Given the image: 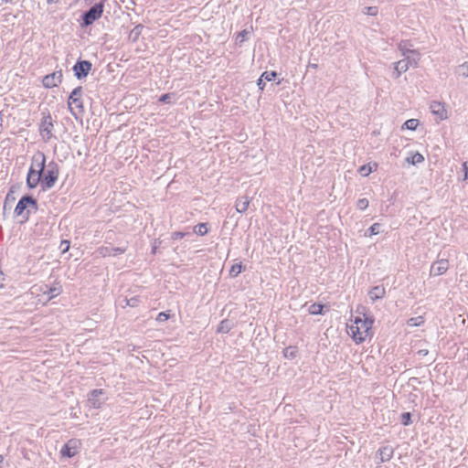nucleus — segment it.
Returning <instances> with one entry per match:
<instances>
[{"mask_svg": "<svg viewBox=\"0 0 468 468\" xmlns=\"http://www.w3.org/2000/svg\"><path fill=\"white\" fill-rule=\"evenodd\" d=\"M62 287L59 282L53 284H35L31 288V304H46L59 295Z\"/></svg>", "mask_w": 468, "mask_h": 468, "instance_id": "nucleus-1", "label": "nucleus"}, {"mask_svg": "<svg viewBox=\"0 0 468 468\" xmlns=\"http://www.w3.org/2000/svg\"><path fill=\"white\" fill-rule=\"evenodd\" d=\"M373 322V319L369 318H365L364 320L356 318L355 325H351L349 328L351 336L356 343H362L367 337L371 335Z\"/></svg>", "mask_w": 468, "mask_h": 468, "instance_id": "nucleus-2", "label": "nucleus"}, {"mask_svg": "<svg viewBox=\"0 0 468 468\" xmlns=\"http://www.w3.org/2000/svg\"><path fill=\"white\" fill-rule=\"evenodd\" d=\"M46 157L42 152H37L31 157V189L34 188L42 177L45 170Z\"/></svg>", "mask_w": 468, "mask_h": 468, "instance_id": "nucleus-3", "label": "nucleus"}, {"mask_svg": "<svg viewBox=\"0 0 468 468\" xmlns=\"http://www.w3.org/2000/svg\"><path fill=\"white\" fill-rule=\"evenodd\" d=\"M105 1L106 0H101L99 3H96L90 8L82 13L80 22V26L82 27H87L92 25L101 17Z\"/></svg>", "mask_w": 468, "mask_h": 468, "instance_id": "nucleus-4", "label": "nucleus"}, {"mask_svg": "<svg viewBox=\"0 0 468 468\" xmlns=\"http://www.w3.org/2000/svg\"><path fill=\"white\" fill-rule=\"evenodd\" d=\"M82 90H72L69 97V109L76 120L81 118L84 107L81 101Z\"/></svg>", "mask_w": 468, "mask_h": 468, "instance_id": "nucleus-5", "label": "nucleus"}, {"mask_svg": "<svg viewBox=\"0 0 468 468\" xmlns=\"http://www.w3.org/2000/svg\"><path fill=\"white\" fill-rule=\"evenodd\" d=\"M58 176V165L54 162H51L48 165L47 170L43 171L42 177L38 183L41 184L42 189H49L51 188Z\"/></svg>", "mask_w": 468, "mask_h": 468, "instance_id": "nucleus-6", "label": "nucleus"}, {"mask_svg": "<svg viewBox=\"0 0 468 468\" xmlns=\"http://www.w3.org/2000/svg\"><path fill=\"white\" fill-rule=\"evenodd\" d=\"M41 122L39 123V134L45 142L49 141L53 137L54 124L49 113L47 115L43 112Z\"/></svg>", "mask_w": 468, "mask_h": 468, "instance_id": "nucleus-7", "label": "nucleus"}, {"mask_svg": "<svg viewBox=\"0 0 468 468\" xmlns=\"http://www.w3.org/2000/svg\"><path fill=\"white\" fill-rule=\"evenodd\" d=\"M27 207H29V194L24 195L14 209V216L16 218L22 217V219L19 220L20 224H24L28 218L29 210H27V216H23V213L27 208Z\"/></svg>", "mask_w": 468, "mask_h": 468, "instance_id": "nucleus-8", "label": "nucleus"}, {"mask_svg": "<svg viewBox=\"0 0 468 468\" xmlns=\"http://www.w3.org/2000/svg\"><path fill=\"white\" fill-rule=\"evenodd\" d=\"M80 447V441L77 439H71L62 446L59 452L63 457L71 458L79 452Z\"/></svg>", "mask_w": 468, "mask_h": 468, "instance_id": "nucleus-9", "label": "nucleus"}, {"mask_svg": "<svg viewBox=\"0 0 468 468\" xmlns=\"http://www.w3.org/2000/svg\"><path fill=\"white\" fill-rule=\"evenodd\" d=\"M92 64L89 60H80L79 59L76 64L73 66L74 75L81 80L82 78L87 77L90 70L91 69Z\"/></svg>", "mask_w": 468, "mask_h": 468, "instance_id": "nucleus-10", "label": "nucleus"}, {"mask_svg": "<svg viewBox=\"0 0 468 468\" xmlns=\"http://www.w3.org/2000/svg\"><path fill=\"white\" fill-rule=\"evenodd\" d=\"M62 70H57L52 74L45 76L42 80L44 88H57L62 81Z\"/></svg>", "mask_w": 468, "mask_h": 468, "instance_id": "nucleus-11", "label": "nucleus"}, {"mask_svg": "<svg viewBox=\"0 0 468 468\" xmlns=\"http://www.w3.org/2000/svg\"><path fill=\"white\" fill-rule=\"evenodd\" d=\"M103 394L102 389L91 390L87 400L88 406L92 409H100L104 403V399H101Z\"/></svg>", "mask_w": 468, "mask_h": 468, "instance_id": "nucleus-12", "label": "nucleus"}, {"mask_svg": "<svg viewBox=\"0 0 468 468\" xmlns=\"http://www.w3.org/2000/svg\"><path fill=\"white\" fill-rule=\"evenodd\" d=\"M449 266V261L446 259L436 261L431 266L430 275L433 277L442 275L448 271Z\"/></svg>", "mask_w": 468, "mask_h": 468, "instance_id": "nucleus-13", "label": "nucleus"}, {"mask_svg": "<svg viewBox=\"0 0 468 468\" xmlns=\"http://www.w3.org/2000/svg\"><path fill=\"white\" fill-rule=\"evenodd\" d=\"M432 114L437 115L440 120L448 118L444 105L439 101H432L430 106Z\"/></svg>", "mask_w": 468, "mask_h": 468, "instance_id": "nucleus-14", "label": "nucleus"}, {"mask_svg": "<svg viewBox=\"0 0 468 468\" xmlns=\"http://www.w3.org/2000/svg\"><path fill=\"white\" fill-rule=\"evenodd\" d=\"M394 454V448L390 445H385L378 449L377 455L379 456L380 463L388 462Z\"/></svg>", "mask_w": 468, "mask_h": 468, "instance_id": "nucleus-15", "label": "nucleus"}, {"mask_svg": "<svg viewBox=\"0 0 468 468\" xmlns=\"http://www.w3.org/2000/svg\"><path fill=\"white\" fill-rule=\"evenodd\" d=\"M372 303L383 299L386 296V289L382 285L374 286L367 293Z\"/></svg>", "mask_w": 468, "mask_h": 468, "instance_id": "nucleus-16", "label": "nucleus"}, {"mask_svg": "<svg viewBox=\"0 0 468 468\" xmlns=\"http://www.w3.org/2000/svg\"><path fill=\"white\" fill-rule=\"evenodd\" d=\"M403 55L406 61L410 62V67H416L420 58V54L413 49H407Z\"/></svg>", "mask_w": 468, "mask_h": 468, "instance_id": "nucleus-17", "label": "nucleus"}, {"mask_svg": "<svg viewBox=\"0 0 468 468\" xmlns=\"http://www.w3.org/2000/svg\"><path fill=\"white\" fill-rule=\"evenodd\" d=\"M250 199L247 197H242L237 199L235 207L239 213H245L249 207Z\"/></svg>", "mask_w": 468, "mask_h": 468, "instance_id": "nucleus-18", "label": "nucleus"}, {"mask_svg": "<svg viewBox=\"0 0 468 468\" xmlns=\"http://www.w3.org/2000/svg\"><path fill=\"white\" fill-rule=\"evenodd\" d=\"M16 192V187L15 186H13L6 194L5 203H4V210H6L8 207H9V208H11L12 203L15 202V200L16 198L15 196Z\"/></svg>", "mask_w": 468, "mask_h": 468, "instance_id": "nucleus-19", "label": "nucleus"}, {"mask_svg": "<svg viewBox=\"0 0 468 468\" xmlns=\"http://www.w3.org/2000/svg\"><path fill=\"white\" fill-rule=\"evenodd\" d=\"M410 68V62L406 61L405 58H402L395 63V71L397 72V77H399L401 73L406 72Z\"/></svg>", "mask_w": 468, "mask_h": 468, "instance_id": "nucleus-20", "label": "nucleus"}, {"mask_svg": "<svg viewBox=\"0 0 468 468\" xmlns=\"http://www.w3.org/2000/svg\"><path fill=\"white\" fill-rule=\"evenodd\" d=\"M233 326V324L228 320H222L218 327V333L227 334L229 333Z\"/></svg>", "mask_w": 468, "mask_h": 468, "instance_id": "nucleus-21", "label": "nucleus"}, {"mask_svg": "<svg viewBox=\"0 0 468 468\" xmlns=\"http://www.w3.org/2000/svg\"><path fill=\"white\" fill-rule=\"evenodd\" d=\"M406 161L408 163L415 165L422 163L424 161V157L420 153H414V154H411L410 156H408L406 158Z\"/></svg>", "mask_w": 468, "mask_h": 468, "instance_id": "nucleus-22", "label": "nucleus"}, {"mask_svg": "<svg viewBox=\"0 0 468 468\" xmlns=\"http://www.w3.org/2000/svg\"><path fill=\"white\" fill-rule=\"evenodd\" d=\"M283 356L285 358L293 359L297 356V347L296 346H288L283 350Z\"/></svg>", "mask_w": 468, "mask_h": 468, "instance_id": "nucleus-23", "label": "nucleus"}, {"mask_svg": "<svg viewBox=\"0 0 468 468\" xmlns=\"http://www.w3.org/2000/svg\"><path fill=\"white\" fill-rule=\"evenodd\" d=\"M207 223H198L194 227V232L197 235L204 236L207 233Z\"/></svg>", "mask_w": 468, "mask_h": 468, "instance_id": "nucleus-24", "label": "nucleus"}, {"mask_svg": "<svg viewBox=\"0 0 468 468\" xmlns=\"http://www.w3.org/2000/svg\"><path fill=\"white\" fill-rule=\"evenodd\" d=\"M249 34L250 32L247 29L239 32L236 37V44L241 46L248 39Z\"/></svg>", "mask_w": 468, "mask_h": 468, "instance_id": "nucleus-25", "label": "nucleus"}, {"mask_svg": "<svg viewBox=\"0 0 468 468\" xmlns=\"http://www.w3.org/2000/svg\"><path fill=\"white\" fill-rule=\"evenodd\" d=\"M242 271V264L241 262L235 263L231 266L229 270V276L232 278L237 277Z\"/></svg>", "mask_w": 468, "mask_h": 468, "instance_id": "nucleus-26", "label": "nucleus"}, {"mask_svg": "<svg viewBox=\"0 0 468 468\" xmlns=\"http://www.w3.org/2000/svg\"><path fill=\"white\" fill-rule=\"evenodd\" d=\"M324 310V305L320 303H313L309 307V313L311 314H322Z\"/></svg>", "mask_w": 468, "mask_h": 468, "instance_id": "nucleus-27", "label": "nucleus"}, {"mask_svg": "<svg viewBox=\"0 0 468 468\" xmlns=\"http://www.w3.org/2000/svg\"><path fill=\"white\" fill-rule=\"evenodd\" d=\"M457 74L459 76H462L463 78H468V61L464 62L463 64L460 65L457 68Z\"/></svg>", "mask_w": 468, "mask_h": 468, "instance_id": "nucleus-28", "label": "nucleus"}, {"mask_svg": "<svg viewBox=\"0 0 468 468\" xmlns=\"http://www.w3.org/2000/svg\"><path fill=\"white\" fill-rule=\"evenodd\" d=\"M419 125V121L417 119H410V120H407L405 122H404V127L406 129H409V130H416V128L418 127Z\"/></svg>", "mask_w": 468, "mask_h": 468, "instance_id": "nucleus-29", "label": "nucleus"}, {"mask_svg": "<svg viewBox=\"0 0 468 468\" xmlns=\"http://www.w3.org/2000/svg\"><path fill=\"white\" fill-rule=\"evenodd\" d=\"M175 99H176V94L175 93H166V94L162 95L159 98V101L170 104V103L173 102V101Z\"/></svg>", "mask_w": 468, "mask_h": 468, "instance_id": "nucleus-30", "label": "nucleus"}, {"mask_svg": "<svg viewBox=\"0 0 468 468\" xmlns=\"http://www.w3.org/2000/svg\"><path fill=\"white\" fill-rule=\"evenodd\" d=\"M373 171V166L371 164L364 165L360 166L358 172L362 176H367Z\"/></svg>", "mask_w": 468, "mask_h": 468, "instance_id": "nucleus-31", "label": "nucleus"}, {"mask_svg": "<svg viewBox=\"0 0 468 468\" xmlns=\"http://www.w3.org/2000/svg\"><path fill=\"white\" fill-rule=\"evenodd\" d=\"M261 77H262L263 80L271 81L275 80L277 73L275 71H265L261 74Z\"/></svg>", "mask_w": 468, "mask_h": 468, "instance_id": "nucleus-32", "label": "nucleus"}, {"mask_svg": "<svg viewBox=\"0 0 468 468\" xmlns=\"http://www.w3.org/2000/svg\"><path fill=\"white\" fill-rule=\"evenodd\" d=\"M369 236L377 235L381 232V224L374 223L369 229Z\"/></svg>", "mask_w": 468, "mask_h": 468, "instance_id": "nucleus-33", "label": "nucleus"}, {"mask_svg": "<svg viewBox=\"0 0 468 468\" xmlns=\"http://www.w3.org/2000/svg\"><path fill=\"white\" fill-rule=\"evenodd\" d=\"M378 13V8L377 6H367L364 9V14L371 16H377Z\"/></svg>", "mask_w": 468, "mask_h": 468, "instance_id": "nucleus-34", "label": "nucleus"}, {"mask_svg": "<svg viewBox=\"0 0 468 468\" xmlns=\"http://www.w3.org/2000/svg\"><path fill=\"white\" fill-rule=\"evenodd\" d=\"M401 423L404 426H408L411 423V414L410 412H404L401 415Z\"/></svg>", "mask_w": 468, "mask_h": 468, "instance_id": "nucleus-35", "label": "nucleus"}, {"mask_svg": "<svg viewBox=\"0 0 468 468\" xmlns=\"http://www.w3.org/2000/svg\"><path fill=\"white\" fill-rule=\"evenodd\" d=\"M368 200L367 198H360L357 200L356 207L359 210H365L368 207Z\"/></svg>", "mask_w": 468, "mask_h": 468, "instance_id": "nucleus-36", "label": "nucleus"}, {"mask_svg": "<svg viewBox=\"0 0 468 468\" xmlns=\"http://www.w3.org/2000/svg\"><path fill=\"white\" fill-rule=\"evenodd\" d=\"M169 318H170V314L168 313L161 312L158 314V315L156 317V321L162 323V322H165Z\"/></svg>", "mask_w": 468, "mask_h": 468, "instance_id": "nucleus-37", "label": "nucleus"}, {"mask_svg": "<svg viewBox=\"0 0 468 468\" xmlns=\"http://www.w3.org/2000/svg\"><path fill=\"white\" fill-rule=\"evenodd\" d=\"M69 240H62L59 245V250L62 253L67 252L69 250Z\"/></svg>", "mask_w": 468, "mask_h": 468, "instance_id": "nucleus-38", "label": "nucleus"}, {"mask_svg": "<svg viewBox=\"0 0 468 468\" xmlns=\"http://www.w3.org/2000/svg\"><path fill=\"white\" fill-rule=\"evenodd\" d=\"M126 302H127V305H129L131 307H134L138 303V299L136 297H133V298L127 300Z\"/></svg>", "mask_w": 468, "mask_h": 468, "instance_id": "nucleus-39", "label": "nucleus"}, {"mask_svg": "<svg viewBox=\"0 0 468 468\" xmlns=\"http://www.w3.org/2000/svg\"><path fill=\"white\" fill-rule=\"evenodd\" d=\"M463 171H464L463 180L465 181V180H468V162H464L463 164Z\"/></svg>", "mask_w": 468, "mask_h": 468, "instance_id": "nucleus-40", "label": "nucleus"}, {"mask_svg": "<svg viewBox=\"0 0 468 468\" xmlns=\"http://www.w3.org/2000/svg\"><path fill=\"white\" fill-rule=\"evenodd\" d=\"M418 320H422V317L419 316V317H416V318H411L410 320L409 324L410 325H420V323H418ZM421 323H423V321H421Z\"/></svg>", "mask_w": 468, "mask_h": 468, "instance_id": "nucleus-41", "label": "nucleus"}, {"mask_svg": "<svg viewBox=\"0 0 468 468\" xmlns=\"http://www.w3.org/2000/svg\"><path fill=\"white\" fill-rule=\"evenodd\" d=\"M143 29V26L142 25H138L136 26L133 30L132 31V33H134L135 35V37H137L140 34H141V31Z\"/></svg>", "mask_w": 468, "mask_h": 468, "instance_id": "nucleus-42", "label": "nucleus"}, {"mask_svg": "<svg viewBox=\"0 0 468 468\" xmlns=\"http://www.w3.org/2000/svg\"><path fill=\"white\" fill-rule=\"evenodd\" d=\"M184 236H185V233H183V232H179V231H176V232H174V233H173L172 238H173L174 239H179L184 238Z\"/></svg>", "mask_w": 468, "mask_h": 468, "instance_id": "nucleus-43", "label": "nucleus"}, {"mask_svg": "<svg viewBox=\"0 0 468 468\" xmlns=\"http://www.w3.org/2000/svg\"><path fill=\"white\" fill-rule=\"evenodd\" d=\"M256 84H257L258 88H264V86H265V82H264V80H263L262 77H260V78L257 80Z\"/></svg>", "mask_w": 468, "mask_h": 468, "instance_id": "nucleus-44", "label": "nucleus"}, {"mask_svg": "<svg viewBox=\"0 0 468 468\" xmlns=\"http://www.w3.org/2000/svg\"><path fill=\"white\" fill-rule=\"evenodd\" d=\"M37 209V200L31 197V209Z\"/></svg>", "mask_w": 468, "mask_h": 468, "instance_id": "nucleus-45", "label": "nucleus"}, {"mask_svg": "<svg viewBox=\"0 0 468 468\" xmlns=\"http://www.w3.org/2000/svg\"><path fill=\"white\" fill-rule=\"evenodd\" d=\"M309 69H316L318 68V65L316 63H309L308 64Z\"/></svg>", "mask_w": 468, "mask_h": 468, "instance_id": "nucleus-46", "label": "nucleus"}, {"mask_svg": "<svg viewBox=\"0 0 468 468\" xmlns=\"http://www.w3.org/2000/svg\"><path fill=\"white\" fill-rule=\"evenodd\" d=\"M29 180H30V177H29V170H28L26 175V183H27V186H29Z\"/></svg>", "mask_w": 468, "mask_h": 468, "instance_id": "nucleus-47", "label": "nucleus"}, {"mask_svg": "<svg viewBox=\"0 0 468 468\" xmlns=\"http://www.w3.org/2000/svg\"><path fill=\"white\" fill-rule=\"evenodd\" d=\"M419 354L421 355V356H426L428 354V350L421 349V350L419 351Z\"/></svg>", "mask_w": 468, "mask_h": 468, "instance_id": "nucleus-48", "label": "nucleus"}, {"mask_svg": "<svg viewBox=\"0 0 468 468\" xmlns=\"http://www.w3.org/2000/svg\"><path fill=\"white\" fill-rule=\"evenodd\" d=\"M48 4L58 3L59 0H47Z\"/></svg>", "mask_w": 468, "mask_h": 468, "instance_id": "nucleus-49", "label": "nucleus"}, {"mask_svg": "<svg viewBox=\"0 0 468 468\" xmlns=\"http://www.w3.org/2000/svg\"><path fill=\"white\" fill-rule=\"evenodd\" d=\"M28 259H29V256H26L22 261H24L25 263H27Z\"/></svg>", "mask_w": 468, "mask_h": 468, "instance_id": "nucleus-50", "label": "nucleus"}, {"mask_svg": "<svg viewBox=\"0 0 468 468\" xmlns=\"http://www.w3.org/2000/svg\"><path fill=\"white\" fill-rule=\"evenodd\" d=\"M3 461H4V456L0 455V463H3Z\"/></svg>", "mask_w": 468, "mask_h": 468, "instance_id": "nucleus-51", "label": "nucleus"}, {"mask_svg": "<svg viewBox=\"0 0 468 468\" xmlns=\"http://www.w3.org/2000/svg\"><path fill=\"white\" fill-rule=\"evenodd\" d=\"M116 251H117V252H120V253L123 252V250H121V249H116Z\"/></svg>", "mask_w": 468, "mask_h": 468, "instance_id": "nucleus-52", "label": "nucleus"}, {"mask_svg": "<svg viewBox=\"0 0 468 468\" xmlns=\"http://www.w3.org/2000/svg\"><path fill=\"white\" fill-rule=\"evenodd\" d=\"M155 250H156V247L154 246V247L153 248V253H155Z\"/></svg>", "mask_w": 468, "mask_h": 468, "instance_id": "nucleus-53", "label": "nucleus"}]
</instances>
